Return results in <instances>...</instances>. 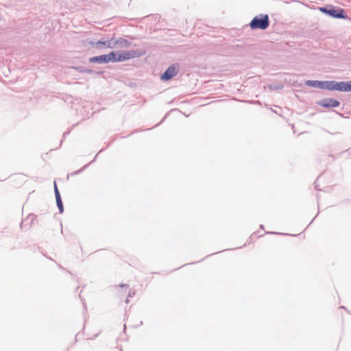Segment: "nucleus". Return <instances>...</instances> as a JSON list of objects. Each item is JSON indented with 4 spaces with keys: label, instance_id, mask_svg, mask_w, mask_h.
Segmentation results:
<instances>
[{
    "label": "nucleus",
    "instance_id": "7",
    "mask_svg": "<svg viewBox=\"0 0 351 351\" xmlns=\"http://www.w3.org/2000/svg\"><path fill=\"white\" fill-rule=\"evenodd\" d=\"M54 190H55L56 200L57 206L59 208L60 212L62 213L64 210L63 204L61 200L60 192L58 189V187H57L56 183L54 184Z\"/></svg>",
    "mask_w": 351,
    "mask_h": 351
},
{
    "label": "nucleus",
    "instance_id": "8",
    "mask_svg": "<svg viewBox=\"0 0 351 351\" xmlns=\"http://www.w3.org/2000/svg\"><path fill=\"white\" fill-rule=\"evenodd\" d=\"M344 11L342 9H339L338 10H330L328 11V14L335 18H344L343 16Z\"/></svg>",
    "mask_w": 351,
    "mask_h": 351
},
{
    "label": "nucleus",
    "instance_id": "9",
    "mask_svg": "<svg viewBox=\"0 0 351 351\" xmlns=\"http://www.w3.org/2000/svg\"><path fill=\"white\" fill-rule=\"evenodd\" d=\"M90 62H100V63H107L106 56V55H101L98 56H94L90 58Z\"/></svg>",
    "mask_w": 351,
    "mask_h": 351
},
{
    "label": "nucleus",
    "instance_id": "4",
    "mask_svg": "<svg viewBox=\"0 0 351 351\" xmlns=\"http://www.w3.org/2000/svg\"><path fill=\"white\" fill-rule=\"evenodd\" d=\"M343 82L324 81L322 82V89L343 90Z\"/></svg>",
    "mask_w": 351,
    "mask_h": 351
},
{
    "label": "nucleus",
    "instance_id": "11",
    "mask_svg": "<svg viewBox=\"0 0 351 351\" xmlns=\"http://www.w3.org/2000/svg\"><path fill=\"white\" fill-rule=\"evenodd\" d=\"M308 86H313L315 88H318L322 89V81H313V80H308L306 83Z\"/></svg>",
    "mask_w": 351,
    "mask_h": 351
},
{
    "label": "nucleus",
    "instance_id": "12",
    "mask_svg": "<svg viewBox=\"0 0 351 351\" xmlns=\"http://www.w3.org/2000/svg\"><path fill=\"white\" fill-rule=\"evenodd\" d=\"M343 91H350L351 90V81L344 82H343Z\"/></svg>",
    "mask_w": 351,
    "mask_h": 351
},
{
    "label": "nucleus",
    "instance_id": "2",
    "mask_svg": "<svg viewBox=\"0 0 351 351\" xmlns=\"http://www.w3.org/2000/svg\"><path fill=\"white\" fill-rule=\"evenodd\" d=\"M145 53V51L142 50H130L124 51L121 53H118L117 61L123 62L132 58L140 57Z\"/></svg>",
    "mask_w": 351,
    "mask_h": 351
},
{
    "label": "nucleus",
    "instance_id": "6",
    "mask_svg": "<svg viewBox=\"0 0 351 351\" xmlns=\"http://www.w3.org/2000/svg\"><path fill=\"white\" fill-rule=\"evenodd\" d=\"M319 105L325 108L337 107L339 105V102L335 99L326 98L320 101Z\"/></svg>",
    "mask_w": 351,
    "mask_h": 351
},
{
    "label": "nucleus",
    "instance_id": "1",
    "mask_svg": "<svg viewBox=\"0 0 351 351\" xmlns=\"http://www.w3.org/2000/svg\"><path fill=\"white\" fill-rule=\"evenodd\" d=\"M269 21L267 14H261L255 16L250 23L252 29H265L269 27Z\"/></svg>",
    "mask_w": 351,
    "mask_h": 351
},
{
    "label": "nucleus",
    "instance_id": "3",
    "mask_svg": "<svg viewBox=\"0 0 351 351\" xmlns=\"http://www.w3.org/2000/svg\"><path fill=\"white\" fill-rule=\"evenodd\" d=\"M131 43L123 38H112L108 40V47L110 49L128 48Z\"/></svg>",
    "mask_w": 351,
    "mask_h": 351
},
{
    "label": "nucleus",
    "instance_id": "14",
    "mask_svg": "<svg viewBox=\"0 0 351 351\" xmlns=\"http://www.w3.org/2000/svg\"><path fill=\"white\" fill-rule=\"evenodd\" d=\"M321 10L322 12H326V13H328V10H326L325 8H321Z\"/></svg>",
    "mask_w": 351,
    "mask_h": 351
},
{
    "label": "nucleus",
    "instance_id": "5",
    "mask_svg": "<svg viewBox=\"0 0 351 351\" xmlns=\"http://www.w3.org/2000/svg\"><path fill=\"white\" fill-rule=\"evenodd\" d=\"M177 67L174 65L169 66L161 75V79L163 80H168L171 79L177 74Z\"/></svg>",
    "mask_w": 351,
    "mask_h": 351
},
{
    "label": "nucleus",
    "instance_id": "13",
    "mask_svg": "<svg viewBox=\"0 0 351 351\" xmlns=\"http://www.w3.org/2000/svg\"><path fill=\"white\" fill-rule=\"evenodd\" d=\"M108 40L107 41H98L96 43V45L98 47H108Z\"/></svg>",
    "mask_w": 351,
    "mask_h": 351
},
{
    "label": "nucleus",
    "instance_id": "10",
    "mask_svg": "<svg viewBox=\"0 0 351 351\" xmlns=\"http://www.w3.org/2000/svg\"><path fill=\"white\" fill-rule=\"evenodd\" d=\"M117 56L118 53L114 51H111L108 54L106 55L107 63L110 62H117Z\"/></svg>",
    "mask_w": 351,
    "mask_h": 351
}]
</instances>
